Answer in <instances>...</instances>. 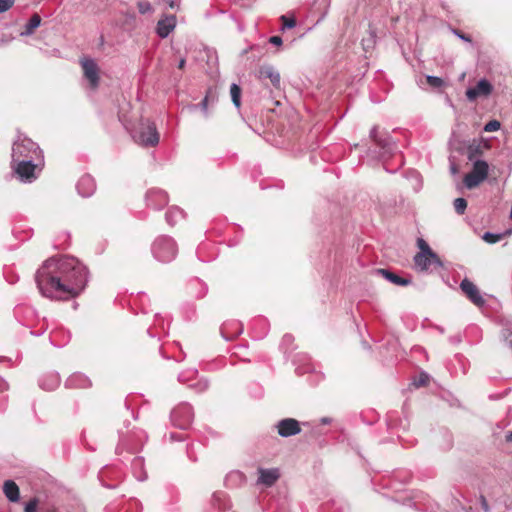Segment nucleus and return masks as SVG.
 Returning <instances> with one entry per match:
<instances>
[{
    "label": "nucleus",
    "instance_id": "9d476101",
    "mask_svg": "<svg viewBox=\"0 0 512 512\" xmlns=\"http://www.w3.org/2000/svg\"><path fill=\"white\" fill-rule=\"evenodd\" d=\"M84 77L89 81L91 89H96L99 86V67L97 63L91 58H83L81 60Z\"/></svg>",
    "mask_w": 512,
    "mask_h": 512
},
{
    "label": "nucleus",
    "instance_id": "2eb2a0df",
    "mask_svg": "<svg viewBox=\"0 0 512 512\" xmlns=\"http://www.w3.org/2000/svg\"><path fill=\"white\" fill-rule=\"evenodd\" d=\"M64 385L68 389H88L92 386V381L85 374L75 372L66 379Z\"/></svg>",
    "mask_w": 512,
    "mask_h": 512
},
{
    "label": "nucleus",
    "instance_id": "de8ad7c7",
    "mask_svg": "<svg viewBox=\"0 0 512 512\" xmlns=\"http://www.w3.org/2000/svg\"><path fill=\"white\" fill-rule=\"evenodd\" d=\"M269 43L276 45V46H280V45H282L283 40L280 36H271L269 38Z\"/></svg>",
    "mask_w": 512,
    "mask_h": 512
},
{
    "label": "nucleus",
    "instance_id": "4c0bfd02",
    "mask_svg": "<svg viewBox=\"0 0 512 512\" xmlns=\"http://www.w3.org/2000/svg\"><path fill=\"white\" fill-rule=\"evenodd\" d=\"M281 21L283 22V26L281 28L282 31L286 29H292L296 26V20L293 17H287L286 15H282Z\"/></svg>",
    "mask_w": 512,
    "mask_h": 512
},
{
    "label": "nucleus",
    "instance_id": "3c124183",
    "mask_svg": "<svg viewBox=\"0 0 512 512\" xmlns=\"http://www.w3.org/2000/svg\"><path fill=\"white\" fill-rule=\"evenodd\" d=\"M332 422V419L329 418V417H322L320 419V423L323 424V425H327V424H330Z\"/></svg>",
    "mask_w": 512,
    "mask_h": 512
},
{
    "label": "nucleus",
    "instance_id": "39448f33",
    "mask_svg": "<svg viewBox=\"0 0 512 512\" xmlns=\"http://www.w3.org/2000/svg\"><path fill=\"white\" fill-rule=\"evenodd\" d=\"M145 439L146 435L142 430L131 431L126 434L120 432V439L116 447V453L121 455L123 451H127L130 454H134L140 450Z\"/></svg>",
    "mask_w": 512,
    "mask_h": 512
},
{
    "label": "nucleus",
    "instance_id": "72a5a7b5",
    "mask_svg": "<svg viewBox=\"0 0 512 512\" xmlns=\"http://www.w3.org/2000/svg\"><path fill=\"white\" fill-rule=\"evenodd\" d=\"M189 388L193 389L196 393H203L208 389V381L207 380H198L195 383H191L188 385Z\"/></svg>",
    "mask_w": 512,
    "mask_h": 512
},
{
    "label": "nucleus",
    "instance_id": "f704fd0d",
    "mask_svg": "<svg viewBox=\"0 0 512 512\" xmlns=\"http://www.w3.org/2000/svg\"><path fill=\"white\" fill-rule=\"evenodd\" d=\"M467 208V201L464 198H456L454 200V209L458 215L464 214Z\"/></svg>",
    "mask_w": 512,
    "mask_h": 512
},
{
    "label": "nucleus",
    "instance_id": "bf43d9fd",
    "mask_svg": "<svg viewBox=\"0 0 512 512\" xmlns=\"http://www.w3.org/2000/svg\"><path fill=\"white\" fill-rule=\"evenodd\" d=\"M459 512H471V507L469 509H466L465 507H461Z\"/></svg>",
    "mask_w": 512,
    "mask_h": 512
},
{
    "label": "nucleus",
    "instance_id": "e433bc0d",
    "mask_svg": "<svg viewBox=\"0 0 512 512\" xmlns=\"http://www.w3.org/2000/svg\"><path fill=\"white\" fill-rule=\"evenodd\" d=\"M426 81L433 88H440L444 85L443 79L438 76L427 75Z\"/></svg>",
    "mask_w": 512,
    "mask_h": 512
},
{
    "label": "nucleus",
    "instance_id": "2f4dec72",
    "mask_svg": "<svg viewBox=\"0 0 512 512\" xmlns=\"http://www.w3.org/2000/svg\"><path fill=\"white\" fill-rule=\"evenodd\" d=\"M241 88L238 84L232 83L230 86V95L232 102L236 108L241 106Z\"/></svg>",
    "mask_w": 512,
    "mask_h": 512
},
{
    "label": "nucleus",
    "instance_id": "aec40b11",
    "mask_svg": "<svg viewBox=\"0 0 512 512\" xmlns=\"http://www.w3.org/2000/svg\"><path fill=\"white\" fill-rule=\"evenodd\" d=\"M258 484H262L266 487H271L275 484V482L279 479L280 473L277 468H271V469H265V468H259L258 469Z\"/></svg>",
    "mask_w": 512,
    "mask_h": 512
},
{
    "label": "nucleus",
    "instance_id": "20e7f679",
    "mask_svg": "<svg viewBox=\"0 0 512 512\" xmlns=\"http://www.w3.org/2000/svg\"><path fill=\"white\" fill-rule=\"evenodd\" d=\"M30 157H42V150L30 138L19 135L12 146V161L29 159Z\"/></svg>",
    "mask_w": 512,
    "mask_h": 512
},
{
    "label": "nucleus",
    "instance_id": "c9c22d12",
    "mask_svg": "<svg viewBox=\"0 0 512 512\" xmlns=\"http://www.w3.org/2000/svg\"><path fill=\"white\" fill-rule=\"evenodd\" d=\"M429 379V374H427L426 372H421L419 377L413 381V385L416 388L423 387L428 384Z\"/></svg>",
    "mask_w": 512,
    "mask_h": 512
},
{
    "label": "nucleus",
    "instance_id": "f03ea898",
    "mask_svg": "<svg viewBox=\"0 0 512 512\" xmlns=\"http://www.w3.org/2000/svg\"><path fill=\"white\" fill-rule=\"evenodd\" d=\"M126 129L130 132L133 140L144 147H154L159 143L160 135L157 131L156 125L149 119H141L137 126L134 128Z\"/></svg>",
    "mask_w": 512,
    "mask_h": 512
},
{
    "label": "nucleus",
    "instance_id": "393cba45",
    "mask_svg": "<svg viewBox=\"0 0 512 512\" xmlns=\"http://www.w3.org/2000/svg\"><path fill=\"white\" fill-rule=\"evenodd\" d=\"M437 444L441 450L449 451L454 444L452 433L446 429L440 430L438 434Z\"/></svg>",
    "mask_w": 512,
    "mask_h": 512
},
{
    "label": "nucleus",
    "instance_id": "a878e982",
    "mask_svg": "<svg viewBox=\"0 0 512 512\" xmlns=\"http://www.w3.org/2000/svg\"><path fill=\"white\" fill-rule=\"evenodd\" d=\"M211 503L219 511H226L229 510L231 507L226 494L222 491L215 492L212 495Z\"/></svg>",
    "mask_w": 512,
    "mask_h": 512
},
{
    "label": "nucleus",
    "instance_id": "a19ab883",
    "mask_svg": "<svg viewBox=\"0 0 512 512\" xmlns=\"http://www.w3.org/2000/svg\"><path fill=\"white\" fill-rule=\"evenodd\" d=\"M500 122L497 121V120H491L489 121L488 123L485 124L484 126V131L485 132H494V131H497L500 129Z\"/></svg>",
    "mask_w": 512,
    "mask_h": 512
},
{
    "label": "nucleus",
    "instance_id": "423d86ee",
    "mask_svg": "<svg viewBox=\"0 0 512 512\" xmlns=\"http://www.w3.org/2000/svg\"><path fill=\"white\" fill-rule=\"evenodd\" d=\"M371 140L379 147V157L382 160L394 155L397 150L396 143L387 132H379L378 126H373L369 134Z\"/></svg>",
    "mask_w": 512,
    "mask_h": 512
},
{
    "label": "nucleus",
    "instance_id": "6e6d98bb",
    "mask_svg": "<svg viewBox=\"0 0 512 512\" xmlns=\"http://www.w3.org/2000/svg\"><path fill=\"white\" fill-rule=\"evenodd\" d=\"M292 339H293L292 335L286 334L283 337V342L284 343H289L290 341H292Z\"/></svg>",
    "mask_w": 512,
    "mask_h": 512
},
{
    "label": "nucleus",
    "instance_id": "f3484780",
    "mask_svg": "<svg viewBox=\"0 0 512 512\" xmlns=\"http://www.w3.org/2000/svg\"><path fill=\"white\" fill-rule=\"evenodd\" d=\"M376 274L381 275L385 280L397 286H408L412 283L410 277H403L390 269H377Z\"/></svg>",
    "mask_w": 512,
    "mask_h": 512
},
{
    "label": "nucleus",
    "instance_id": "6ab92c4d",
    "mask_svg": "<svg viewBox=\"0 0 512 512\" xmlns=\"http://www.w3.org/2000/svg\"><path fill=\"white\" fill-rule=\"evenodd\" d=\"M39 387L46 391H53L57 389L61 383L60 375L53 371L43 374L39 380Z\"/></svg>",
    "mask_w": 512,
    "mask_h": 512
},
{
    "label": "nucleus",
    "instance_id": "0eeeda50",
    "mask_svg": "<svg viewBox=\"0 0 512 512\" xmlns=\"http://www.w3.org/2000/svg\"><path fill=\"white\" fill-rule=\"evenodd\" d=\"M170 418L175 427L186 430L194 418L193 408L189 403L183 402L171 411Z\"/></svg>",
    "mask_w": 512,
    "mask_h": 512
},
{
    "label": "nucleus",
    "instance_id": "bb28decb",
    "mask_svg": "<svg viewBox=\"0 0 512 512\" xmlns=\"http://www.w3.org/2000/svg\"><path fill=\"white\" fill-rule=\"evenodd\" d=\"M41 24V17L39 14L34 13L29 21L25 25V29L20 33L21 36H29L32 35L36 28H38Z\"/></svg>",
    "mask_w": 512,
    "mask_h": 512
},
{
    "label": "nucleus",
    "instance_id": "09e8293b",
    "mask_svg": "<svg viewBox=\"0 0 512 512\" xmlns=\"http://www.w3.org/2000/svg\"><path fill=\"white\" fill-rule=\"evenodd\" d=\"M479 500H480L481 508L483 509V511L489 512V506H488V502H487L486 498L481 495Z\"/></svg>",
    "mask_w": 512,
    "mask_h": 512
},
{
    "label": "nucleus",
    "instance_id": "49530a36",
    "mask_svg": "<svg viewBox=\"0 0 512 512\" xmlns=\"http://www.w3.org/2000/svg\"><path fill=\"white\" fill-rule=\"evenodd\" d=\"M453 33L458 37L460 38L461 40L465 41V42H469L471 43L472 42V39L469 35L467 34H464L462 33L461 31L459 30H453Z\"/></svg>",
    "mask_w": 512,
    "mask_h": 512
},
{
    "label": "nucleus",
    "instance_id": "58836bf2",
    "mask_svg": "<svg viewBox=\"0 0 512 512\" xmlns=\"http://www.w3.org/2000/svg\"><path fill=\"white\" fill-rule=\"evenodd\" d=\"M196 374H197L196 370H189L186 372H182L179 374L178 380L181 383H186V382L192 380L196 376Z\"/></svg>",
    "mask_w": 512,
    "mask_h": 512
},
{
    "label": "nucleus",
    "instance_id": "8fccbe9b",
    "mask_svg": "<svg viewBox=\"0 0 512 512\" xmlns=\"http://www.w3.org/2000/svg\"><path fill=\"white\" fill-rule=\"evenodd\" d=\"M170 438L172 441H182L183 440L182 435L176 434V433H170Z\"/></svg>",
    "mask_w": 512,
    "mask_h": 512
},
{
    "label": "nucleus",
    "instance_id": "5fc2aeb1",
    "mask_svg": "<svg viewBox=\"0 0 512 512\" xmlns=\"http://www.w3.org/2000/svg\"><path fill=\"white\" fill-rule=\"evenodd\" d=\"M197 284L201 285V287L203 289V292L199 295V297L205 296L206 290H207L206 286L203 283L199 282V281H197Z\"/></svg>",
    "mask_w": 512,
    "mask_h": 512
},
{
    "label": "nucleus",
    "instance_id": "7ed1b4c3",
    "mask_svg": "<svg viewBox=\"0 0 512 512\" xmlns=\"http://www.w3.org/2000/svg\"><path fill=\"white\" fill-rule=\"evenodd\" d=\"M151 251L157 261L169 263L176 258L178 246L172 237L163 235L154 240Z\"/></svg>",
    "mask_w": 512,
    "mask_h": 512
},
{
    "label": "nucleus",
    "instance_id": "b1692460",
    "mask_svg": "<svg viewBox=\"0 0 512 512\" xmlns=\"http://www.w3.org/2000/svg\"><path fill=\"white\" fill-rule=\"evenodd\" d=\"M3 492L10 502H18L20 499L19 487L13 480H6L4 482Z\"/></svg>",
    "mask_w": 512,
    "mask_h": 512
},
{
    "label": "nucleus",
    "instance_id": "ea45409f",
    "mask_svg": "<svg viewBox=\"0 0 512 512\" xmlns=\"http://www.w3.org/2000/svg\"><path fill=\"white\" fill-rule=\"evenodd\" d=\"M39 501L37 498H32L29 502L25 504L24 512H36L38 509Z\"/></svg>",
    "mask_w": 512,
    "mask_h": 512
},
{
    "label": "nucleus",
    "instance_id": "603ef678",
    "mask_svg": "<svg viewBox=\"0 0 512 512\" xmlns=\"http://www.w3.org/2000/svg\"><path fill=\"white\" fill-rule=\"evenodd\" d=\"M7 389H8V383L5 382L4 380L0 379V390L4 391V390H7Z\"/></svg>",
    "mask_w": 512,
    "mask_h": 512
},
{
    "label": "nucleus",
    "instance_id": "c756f323",
    "mask_svg": "<svg viewBox=\"0 0 512 512\" xmlns=\"http://www.w3.org/2000/svg\"><path fill=\"white\" fill-rule=\"evenodd\" d=\"M483 153V146L480 143L473 142L469 144L466 148V155L468 160L475 161L479 160L478 157Z\"/></svg>",
    "mask_w": 512,
    "mask_h": 512
},
{
    "label": "nucleus",
    "instance_id": "f8f14e48",
    "mask_svg": "<svg viewBox=\"0 0 512 512\" xmlns=\"http://www.w3.org/2000/svg\"><path fill=\"white\" fill-rule=\"evenodd\" d=\"M493 91V85L485 78L480 79L476 86L466 90V97L469 101H475L478 97L489 96Z\"/></svg>",
    "mask_w": 512,
    "mask_h": 512
},
{
    "label": "nucleus",
    "instance_id": "dca6fc26",
    "mask_svg": "<svg viewBox=\"0 0 512 512\" xmlns=\"http://www.w3.org/2000/svg\"><path fill=\"white\" fill-rule=\"evenodd\" d=\"M259 79L270 80L272 86L276 89L281 87V77L278 70L272 65H263L259 68Z\"/></svg>",
    "mask_w": 512,
    "mask_h": 512
},
{
    "label": "nucleus",
    "instance_id": "37998d69",
    "mask_svg": "<svg viewBox=\"0 0 512 512\" xmlns=\"http://www.w3.org/2000/svg\"><path fill=\"white\" fill-rule=\"evenodd\" d=\"M503 339L505 343L509 346V348L512 350V331L509 329H505L502 332Z\"/></svg>",
    "mask_w": 512,
    "mask_h": 512
},
{
    "label": "nucleus",
    "instance_id": "c03bdc74",
    "mask_svg": "<svg viewBox=\"0 0 512 512\" xmlns=\"http://www.w3.org/2000/svg\"><path fill=\"white\" fill-rule=\"evenodd\" d=\"M208 100H209V95L207 94L203 99L202 101L200 102L199 104V107L201 108V110L203 111L204 113V116L205 117H208Z\"/></svg>",
    "mask_w": 512,
    "mask_h": 512
},
{
    "label": "nucleus",
    "instance_id": "680f3d73",
    "mask_svg": "<svg viewBox=\"0 0 512 512\" xmlns=\"http://www.w3.org/2000/svg\"><path fill=\"white\" fill-rule=\"evenodd\" d=\"M139 480L144 481L146 479V475L144 474V477L137 476Z\"/></svg>",
    "mask_w": 512,
    "mask_h": 512
},
{
    "label": "nucleus",
    "instance_id": "cd10ccee",
    "mask_svg": "<svg viewBox=\"0 0 512 512\" xmlns=\"http://www.w3.org/2000/svg\"><path fill=\"white\" fill-rule=\"evenodd\" d=\"M183 217H184V211L176 206L170 207L165 214L166 222L171 226L176 224L177 221L179 219H182Z\"/></svg>",
    "mask_w": 512,
    "mask_h": 512
},
{
    "label": "nucleus",
    "instance_id": "864d4df0",
    "mask_svg": "<svg viewBox=\"0 0 512 512\" xmlns=\"http://www.w3.org/2000/svg\"><path fill=\"white\" fill-rule=\"evenodd\" d=\"M139 6H140V12L141 13H145L146 10L150 8V5L148 3H146V4H142L141 3Z\"/></svg>",
    "mask_w": 512,
    "mask_h": 512
},
{
    "label": "nucleus",
    "instance_id": "a18cd8bd",
    "mask_svg": "<svg viewBox=\"0 0 512 512\" xmlns=\"http://www.w3.org/2000/svg\"><path fill=\"white\" fill-rule=\"evenodd\" d=\"M144 465V459L142 457H135L133 460H132V467L133 469H142Z\"/></svg>",
    "mask_w": 512,
    "mask_h": 512
},
{
    "label": "nucleus",
    "instance_id": "4d7b16f0",
    "mask_svg": "<svg viewBox=\"0 0 512 512\" xmlns=\"http://www.w3.org/2000/svg\"><path fill=\"white\" fill-rule=\"evenodd\" d=\"M185 64H186L185 58H181L179 63H178V68L179 69H183L185 67Z\"/></svg>",
    "mask_w": 512,
    "mask_h": 512
},
{
    "label": "nucleus",
    "instance_id": "7c9ffc66",
    "mask_svg": "<svg viewBox=\"0 0 512 512\" xmlns=\"http://www.w3.org/2000/svg\"><path fill=\"white\" fill-rule=\"evenodd\" d=\"M244 481L245 475L240 471H232L225 478L227 486L241 485Z\"/></svg>",
    "mask_w": 512,
    "mask_h": 512
},
{
    "label": "nucleus",
    "instance_id": "052dcab7",
    "mask_svg": "<svg viewBox=\"0 0 512 512\" xmlns=\"http://www.w3.org/2000/svg\"><path fill=\"white\" fill-rule=\"evenodd\" d=\"M409 479H410V476L407 474V475L405 476V478L403 479V482H408V481H409Z\"/></svg>",
    "mask_w": 512,
    "mask_h": 512
},
{
    "label": "nucleus",
    "instance_id": "c85d7f7f",
    "mask_svg": "<svg viewBox=\"0 0 512 512\" xmlns=\"http://www.w3.org/2000/svg\"><path fill=\"white\" fill-rule=\"evenodd\" d=\"M414 263L421 270L438 269L439 268V267H436V262L432 259V257H430L428 255H424L422 259H419L418 255H415Z\"/></svg>",
    "mask_w": 512,
    "mask_h": 512
},
{
    "label": "nucleus",
    "instance_id": "5701e85b",
    "mask_svg": "<svg viewBox=\"0 0 512 512\" xmlns=\"http://www.w3.org/2000/svg\"><path fill=\"white\" fill-rule=\"evenodd\" d=\"M242 333V326L239 322L233 321L224 323L221 327V334L226 340H232Z\"/></svg>",
    "mask_w": 512,
    "mask_h": 512
},
{
    "label": "nucleus",
    "instance_id": "9b49d317",
    "mask_svg": "<svg viewBox=\"0 0 512 512\" xmlns=\"http://www.w3.org/2000/svg\"><path fill=\"white\" fill-rule=\"evenodd\" d=\"M276 428L279 436L283 438H288L301 432L300 423L294 418L281 419L277 422Z\"/></svg>",
    "mask_w": 512,
    "mask_h": 512
},
{
    "label": "nucleus",
    "instance_id": "6e6552de",
    "mask_svg": "<svg viewBox=\"0 0 512 512\" xmlns=\"http://www.w3.org/2000/svg\"><path fill=\"white\" fill-rule=\"evenodd\" d=\"M489 166L484 160H475L470 173L464 177V185L468 189H473L482 183L488 176Z\"/></svg>",
    "mask_w": 512,
    "mask_h": 512
},
{
    "label": "nucleus",
    "instance_id": "79ce46f5",
    "mask_svg": "<svg viewBox=\"0 0 512 512\" xmlns=\"http://www.w3.org/2000/svg\"><path fill=\"white\" fill-rule=\"evenodd\" d=\"M15 0H0V13L9 10L14 5Z\"/></svg>",
    "mask_w": 512,
    "mask_h": 512
},
{
    "label": "nucleus",
    "instance_id": "1a4fd4ad",
    "mask_svg": "<svg viewBox=\"0 0 512 512\" xmlns=\"http://www.w3.org/2000/svg\"><path fill=\"white\" fill-rule=\"evenodd\" d=\"M42 157H30L29 159H21L19 161H12L15 172L21 177L22 180L32 181L35 178L34 170L36 167L35 161L42 160Z\"/></svg>",
    "mask_w": 512,
    "mask_h": 512
},
{
    "label": "nucleus",
    "instance_id": "13d9d810",
    "mask_svg": "<svg viewBox=\"0 0 512 512\" xmlns=\"http://www.w3.org/2000/svg\"><path fill=\"white\" fill-rule=\"evenodd\" d=\"M505 439L507 442H512V431H509L506 435H505Z\"/></svg>",
    "mask_w": 512,
    "mask_h": 512
},
{
    "label": "nucleus",
    "instance_id": "412c9836",
    "mask_svg": "<svg viewBox=\"0 0 512 512\" xmlns=\"http://www.w3.org/2000/svg\"><path fill=\"white\" fill-rule=\"evenodd\" d=\"M176 26V17L174 15L166 16L158 21L156 33L160 38H166Z\"/></svg>",
    "mask_w": 512,
    "mask_h": 512
},
{
    "label": "nucleus",
    "instance_id": "4be33fe9",
    "mask_svg": "<svg viewBox=\"0 0 512 512\" xmlns=\"http://www.w3.org/2000/svg\"><path fill=\"white\" fill-rule=\"evenodd\" d=\"M417 245L420 251L416 255H418L419 259H422L424 255H428L436 262V267H443L439 256L430 248L429 244L423 238L417 239Z\"/></svg>",
    "mask_w": 512,
    "mask_h": 512
},
{
    "label": "nucleus",
    "instance_id": "473e14b6",
    "mask_svg": "<svg viewBox=\"0 0 512 512\" xmlns=\"http://www.w3.org/2000/svg\"><path fill=\"white\" fill-rule=\"evenodd\" d=\"M511 230H508L504 233H492V232H485L483 235V240L486 241L489 244H495L499 242L505 235H510Z\"/></svg>",
    "mask_w": 512,
    "mask_h": 512
},
{
    "label": "nucleus",
    "instance_id": "a211bd4d",
    "mask_svg": "<svg viewBox=\"0 0 512 512\" xmlns=\"http://www.w3.org/2000/svg\"><path fill=\"white\" fill-rule=\"evenodd\" d=\"M79 195L82 197H90L96 190V183L92 176L83 175L77 182L76 185Z\"/></svg>",
    "mask_w": 512,
    "mask_h": 512
},
{
    "label": "nucleus",
    "instance_id": "4468645a",
    "mask_svg": "<svg viewBox=\"0 0 512 512\" xmlns=\"http://www.w3.org/2000/svg\"><path fill=\"white\" fill-rule=\"evenodd\" d=\"M460 288L473 304L479 307L484 305L485 300L481 296L477 286L469 279H463L460 283Z\"/></svg>",
    "mask_w": 512,
    "mask_h": 512
},
{
    "label": "nucleus",
    "instance_id": "e2e57ef3",
    "mask_svg": "<svg viewBox=\"0 0 512 512\" xmlns=\"http://www.w3.org/2000/svg\"><path fill=\"white\" fill-rule=\"evenodd\" d=\"M451 170H452V172H453V173H455V172H456V168H455V166H452V167H451Z\"/></svg>",
    "mask_w": 512,
    "mask_h": 512
},
{
    "label": "nucleus",
    "instance_id": "ddd939ff",
    "mask_svg": "<svg viewBox=\"0 0 512 512\" xmlns=\"http://www.w3.org/2000/svg\"><path fill=\"white\" fill-rule=\"evenodd\" d=\"M168 195L160 189H152L146 194L147 206L156 210L162 209L168 204Z\"/></svg>",
    "mask_w": 512,
    "mask_h": 512
},
{
    "label": "nucleus",
    "instance_id": "f257e3e1",
    "mask_svg": "<svg viewBox=\"0 0 512 512\" xmlns=\"http://www.w3.org/2000/svg\"><path fill=\"white\" fill-rule=\"evenodd\" d=\"M35 281L42 296L56 300L77 297L88 281L87 268L76 258H50L37 270Z\"/></svg>",
    "mask_w": 512,
    "mask_h": 512
}]
</instances>
